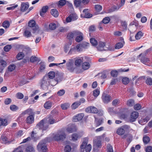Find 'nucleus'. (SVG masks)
<instances>
[{"instance_id":"1","label":"nucleus","mask_w":152,"mask_h":152,"mask_svg":"<svg viewBox=\"0 0 152 152\" xmlns=\"http://www.w3.org/2000/svg\"><path fill=\"white\" fill-rule=\"evenodd\" d=\"M97 50L99 51L112 50L114 49L110 45H106L105 42H99L96 47Z\"/></svg>"},{"instance_id":"2","label":"nucleus","mask_w":152,"mask_h":152,"mask_svg":"<svg viewBox=\"0 0 152 152\" xmlns=\"http://www.w3.org/2000/svg\"><path fill=\"white\" fill-rule=\"evenodd\" d=\"M50 79L47 76H44L39 83L41 88L44 90H48V86L50 85Z\"/></svg>"},{"instance_id":"3","label":"nucleus","mask_w":152,"mask_h":152,"mask_svg":"<svg viewBox=\"0 0 152 152\" xmlns=\"http://www.w3.org/2000/svg\"><path fill=\"white\" fill-rule=\"evenodd\" d=\"M50 141V139L48 137H47L44 140L41 141L37 146L38 150L39 151H42L43 152H46L47 148L45 144L46 142Z\"/></svg>"},{"instance_id":"4","label":"nucleus","mask_w":152,"mask_h":152,"mask_svg":"<svg viewBox=\"0 0 152 152\" xmlns=\"http://www.w3.org/2000/svg\"><path fill=\"white\" fill-rule=\"evenodd\" d=\"M47 120L44 119L41 121L36 125V127L42 130V131L47 130L48 128V123Z\"/></svg>"},{"instance_id":"5","label":"nucleus","mask_w":152,"mask_h":152,"mask_svg":"<svg viewBox=\"0 0 152 152\" xmlns=\"http://www.w3.org/2000/svg\"><path fill=\"white\" fill-rule=\"evenodd\" d=\"M79 31H73L70 32L67 34V39L69 40V42L68 45H71L72 42V40L74 36H77L79 33Z\"/></svg>"},{"instance_id":"6","label":"nucleus","mask_w":152,"mask_h":152,"mask_svg":"<svg viewBox=\"0 0 152 152\" xmlns=\"http://www.w3.org/2000/svg\"><path fill=\"white\" fill-rule=\"evenodd\" d=\"M88 142V138H85L84 139V141L83 142L82 144L80 145V148L83 149H85V151L86 152H90L91 149V145L90 144H89L87 145Z\"/></svg>"},{"instance_id":"7","label":"nucleus","mask_w":152,"mask_h":152,"mask_svg":"<svg viewBox=\"0 0 152 152\" xmlns=\"http://www.w3.org/2000/svg\"><path fill=\"white\" fill-rule=\"evenodd\" d=\"M66 135L62 131L58 132L53 137L54 139L56 141L63 140L66 138Z\"/></svg>"},{"instance_id":"8","label":"nucleus","mask_w":152,"mask_h":152,"mask_svg":"<svg viewBox=\"0 0 152 152\" xmlns=\"http://www.w3.org/2000/svg\"><path fill=\"white\" fill-rule=\"evenodd\" d=\"M74 61L73 59H70L69 60L68 62L66 63V66L67 69L71 72H73L75 68L74 65Z\"/></svg>"},{"instance_id":"9","label":"nucleus","mask_w":152,"mask_h":152,"mask_svg":"<svg viewBox=\"0 0 152 152\" xmlns=\"http://www.w3.org/2000/svg\"><path fill=\"white\" fill-rule=\"evenodd\" d=\"M140 57V59L141 61L143 64L148 65V63L150 62V60L148 58L145 56V54H140L138 56V57Z\"/></svg>"},{"instance_id":"10","label":"nucleus","mask_w":152,"mask_h":152,"mask_svg":"<svg viewBox=\"0 0 152 152\" xmlns=\"http://www.w3.org/2000/svg\"><path fill=\"white\" fill-rule=\"evenodd\" d=\"M86 58V57H79L76 59L75 61V64L77 66H79L81 65L82 63L85 61V59Z\"/></svg>"},{"instance_id":"11","label":"nucleus","mask_w":152,"mask_h":152,"mask_svg":"<svg viewBox=\"0 0 152 152\" xmlns=\"http://www.w3.org/2000/svg\"><path fill=\"white\" fill-rule=\"evenodd\" d=\"M28 114L30 115L27 117L26 120V121L27 123L31 124L34 121V116L35 115V113L34 112H32L31 113H29Z\"/></svg>"},{"instance_id":"12","label":"nucleus","mask_w":152,"mask_h":152,"mask_svg":"<svg viewBox=\"0 0 152 152\" xmlns=\"http://www.w3.org/2000/svg\"><path fill=\"white\" fill-rule=\"evenodd\" d=\"M78 18L76 14H71L66 19V21L67 22H70L72 21H74Z\"/></svg>"},{"instance_id":"13","label":"nucleus","mask_w":152,"mask_h":152,"mask_svg":"<svg viewBox=\"0 0 152 152\" xmlns=\"http://www.w3.org/2000/svg\"><path fill=\"white\" fill-rule=\"evenodd\" d=\"M86 111L88 113H95L98 112V109L95 107L90 106L87 107L86 109Z\"/></svg>"},{"instance_id":"14","label":"nucleus","mask_w":152,"mask_h":152,"mask_svg":"<svg viewBox=\"0 0 152 152\" xmlns=\"http://www.w3.org/2000/svg\"><path fill=\"white\" fill-rule=\"evenodd\" d=\"M139 116L138 113L136 111H134L131 113L130 115V121L131 122H133L138 118Z\"/></svg>"},{"instance_id":"15","label":"nucleus","mask_w":152,"mask_h":152,"mask_svg":"<svg viewBox=\"0 0 152 152\" xmlns=\"http://www.w3.org/2000/svg\"><path fill=\"white\" fill-rule=\"evenodd\" d=\"M110 96L109 95L106 94L104 93H103L102 96V99L105 103H107L110 100Z\"/></svg>"},{"instance_id":"16","label":"nucleus","mask_w":152,"mask_h":152,"mask_svg":"<svg viewBox=\"0 0 152 152\" xmlns=\"http://www.w3.org/2000/svg\"><path fill=\"white\" fill-rule=\"evenodd\" d=\"M101 136H98L96 137V139L94 140V146L99 147L101 145Z\"/></svg>"},{"instance_id":"17","label":"nucleus","mask_w":152,"mask_h":152,"mask_svg":"<svg viewBox=\"0 0 152 152\" xmlns=\"http://www.w3.org/2000/svg\"><path fill=\"white\" fill-rule=\"evenodd\" d=\"M29 4L28 2H23L21 3L20 7V10L22 12L26 11L29 7Z\"/></svg>"},{"instance_id":"18","label":"nucleus","mask_w":152,"mask_h":152,"mask_svg":"<svg viewBox=\"0 0 152 152\" xmlns=\"http://www.w3.org/2000/svg\"><path fill=\"white\" fill-rule=\"evenodd\" d=\"M84 116V114L82 113L78 114L77 115L73 118V121L74 122H77L80 121Z\"/></svg>"},{"instance_id":"19","label":"nucleus","mask_w":152,"mask_h":152,"mask_svg":"<svg viewBox=\"0 0 152 152\" xmlns=\"http://www.w3.org/2000/svg\"><path fill=\"white\" fill-rule=\"evenodd\" d=\"M88 9H85L83 10V12L85 14L84 16H83L82 15H81V17L86 18H90L92 17V15L88 12Z\"/></svg>"},{"instance_id":"20","label":"nucleus","mask_w":152,"mask_h":152,"mask_svg":"<svg viewBox=\"0 0 152 152\" xmlns=\"http://www.w3.org/2000/svg\"><path fill=\"white\" fill-rule=\"evenodd\" d=\"M48 6H43L40 12V15L42 16H43L44 14L48 11Z\"/></svg>"},{"instance_id":"21","label":"nucleus","mask_w":152,"mask_h":152,"mask_svg":"<svg viewBox=\"0 0 152 152\" xmlns=\"http://www.w3.org/2000/svg\"><path fill=\"white\" fill-rule=\"evenodd\" d=\"M138 25L137 23L134 24L133 23L132 24L130 25L129 29L131 33L133 32V31H134L137 28V27Z\"/></svg>"},{"instance_id":"22","label":"nucleus","mask_w":152,"mask_h":152,"mask_svg":"<svg viewBox=\"0 0 152 152\" xmlns=\"http://www.w3.org/2000/svg\"><path fill=\"white\" fill-rule=\"evenodd\" d=\"M79 32L80 33H79V34H77L75 39L76 41L77 42H80L83 39V34L79 31Z\"/></svg>"},{"instance_id":"23","label":"nucleus","mask_w":152,"mask_h":152,"mask_svg":"<svg viewBox=\"0 0 152 152\" xmlns=\"http://www.w3.org/2000/svg\"><path fill=\"white\" fill-rule=\"evenodd\" d=\"M52 103L50 101L46 102L44 104V106L45 108L47 109H49L52 107Z\"/></svg>"},{"instance_id":"24","label":"nucleus","mask_w":152,"mask_h":152,"mask_svg":"<svg viewBox=\"0 0 152 152\" xmlns=\"http://www.w3.org/2000/svg\"><path fill=\"white\" fill-rule=\"evenodd\" d=\"M8 124L7 120L6 119L0 118V126H6Z\"/></svg>"},{"instance_id":"25","label":"nucleus","mask_w":152,"mask_h":152,"mask_svg":"<svg viewBox=\"0 0 152 152\" xmlns=\"http://www.w3.org/2000/svg\"><path fill=\"white\" fill-rule=\"evenodd\" d=\"M90 67V64L88 62H84L82 64V67L84 70H86L89 69Z\"/></svg>"},{"instance_id":"26","label":"nucleus","mask_w":152,"mask_h":152,"mask_svg":"<svg viewBox=\"0 0 152 152\" xmlns=\"http://www.w3.org/2000/svg\"><path fill=\"white\" fill-rule=\"evenodd\" d=\"M55 73L53 71H50L48 74L47 75H45V76H47L48 78L50 79V80L53 79L55 76Z\"/></svg>"},{"instance_id":"27","label":"nucleus","mask_w":152,"mask_h":152,"mask_svg":"<svg viewBox=\"0 0 152 152\" xmlns=\"http://www.w3.org/2000/svg\"><path fill=\"white\" fill-rule=\"evenodd\" d=\"M50 12L52 15L55 17H57L58 15V11L56 9H52Z\"/></svg>"},{"instance_id":"28","label":"nucleus","mask_w":152,"mask_h":152,"mask_svg":"<svg viewBox=\"0 0 152 152\" xmlns=\"http://www.w3.org/2000/svg\"><path fill=\"white\" fill-rule=\"evenodd\" d=\"M81 46L80 44L77 45L75 47H74L73 49L75 51H77V52L81 51L83 50V48Z\"/></svg>"},{"instance_id":"29","label":"nucleus","mask_w":152,"mask_h":152,"mask_svg":"<svg viewBox=\"0 0 152 152\" xmlns=\"http://www.w3.org/2000/svg\"><path fill=\"white\" fill-rule=\"evenodd\" d=\"M125 133L124 129L123 128H119L117 130L116 133L119 135H123Z\"/></svg>"},{"instance_id":"30","label":"nucleus","mask_w":152,"mask_h":152,"mask_svg":"<svg viewBox=\"0 0 152 152\" xmlns=\"http://www.w3.org/2000/svg\"><path fill=\"white\" fill-rule=\"evenodd\" d=\"M124 43V42H123V43L121 42L117 43L115 45V48L117 49H118L121 48L123 46V45Z\"/></svg>"},{"instance_id":"31","label":"nucleus","mask_w":152,"mask_h":152,"mask_svg":"<svg viewBox=\"0 0 152 152\" xmlns=\"http://www.w3.org/2000/svg\"><path fill=\"white\" fill-rule=\"evenodd\" d=\"M143 34L141 31H139L136 34L135 37V39L138 40L140 39L142 36Z\"/></svg>"},{"instance_id":"32","label":"nucleus","mask_w":152,"mask_h":152,"mask_svg":"<svg viewBox=\"0 0 152 152\" xmlns=\"http://www.w3.org/2000/svg\"><path fill=\"white\" fill-rule=\"evenodd\" d=\"M37 61H40V59L35 56H32L30 59V61L32 63H34Z\"/></svg>"},{"instance_id":"33","label":"nucleus","mask_w":152,"mask_h":152,"mask_svg":"<svg viewBox=\"0 0 152 152\" xmlns=\"http://www.w3.org/2000/svg\"><path fill=\"white\" fill-rule=\"evenodd\" d=\"M67 131L71 133L76 131V127L74 126H72L70 127H68L67 129Z\"/></svg>"},{"instance_id":"34","label":"nucleus","mask_w":152,"mask_h":152,"mask_svg":"<svg viewBox=\"0 0 152 152\" xmlns=\"http://www.w3.org/2000/svg\"><path fill=\"white\" fill-rule=\"evenodd\" d=\"M70 105L68 103H65L61 105V107L63 110H66L69 107Z\"/></svg>"},{"instance_id":"35","label":"nucleus","mask_w":152,"mask_h":152,"mask_svg":"<svg viewBox=\"0 0 152 152\" xmlns=\"http://www.w3.org/2000/svg\"><path fill=\"white\" fill-rule=\"evenodd\" d=\"M80 105V102H74L72 104L71 107L73 109H75Z\"/></svg>"},{"instance_id":"36","label":"nucleus","mask_w":152,"mask_h":152,"mask_svg":"<svg viewBox=\"0 0 152 152\" xmlns=\"http://www.w3.org/2000/svg\"><path fill=\"white\" fill-rule=\"evenodd\" d=\"M24 56V54L23 52H20L17 55L16 57L18 60L22 59Z\"/></svg>"},{"instance_id":"37","label":"nucleus","mask_w":152,"mask_h":152,"mask_svg":"<svg viewBox=\"0 0 152 152\" xmlns=\"http://www.w3.org/2000/svg\"><path fill=\"white\" fill-rule=\"evenodd\" d=\"M55 79L58 83L61 81L63 79V77L61 75H60L58 74L56 75Z\"/></svg>"},{"instance_id":"38","label":"nucleus","mask_w":152,"mask_h":152,"mask_svg":"<svg viewBox=\"0 0 152 152\" xmlns=\"http://www.w3.org/2000/svg\"><path fill=\"white\" fill-rule=\"evenodd\" d=\"M18 107L14 104H12L10 106V109L12 111H16L18 109Z\"/></svg>"},{"instance_id":"39","label":"nucleus","mask_w":152,"mask_h":152,"mask_svg":"<svg viewBox=\"0 0 152 152\" xmlns=\"http://www.w3.org/2000/svg\"><path fill=\"white\" fill-rule=\"evenodd\" d=\"M122 82L124 85H127L129 82V78L127 77H124L122 79Z\"/></svg>"},{"instance_id":"40","label":"nucleus","mask_w":152,"mask_h":152,"mask_svg":"<svg viewBox=\"0 0 152 152\" xmlns=\"http://www.w3.org/2000/svg\"><path fill=\"white\" fill-rule=\"evenodd\" d=\"M10 25L9 22L8 21L6 20L2 23V26L5 28H8Z\"/></svg>"},{"instance_id":"41","label":"nucleus","mask_w":152,"mask_h":152,"mask_svg":"<svg viewBox=\"0 0 152 152\" xmlns=\"http://www.w3.org/2000/svg\"><path fill=\"white\" fill-rule=\"evenodd\" d=\"M81 3L80 0H75L74 1L75 6L77 7L80 6Z\"/></svg>"},{"instance_id":"42","label":"nucleus","mask_w":152,"mask_h":152,"mask_svg":"<svg viewBox=\"0 0 152 152\" xmlns=\"http://www.w3.org/2000/svg\"><path fill=\"white\" fill-rule=\"evenodd\" d=\"M90 42L92 45L95 46L97 45V42L95 39L91 38L90 39Z\"/></svg>"},{"instance_id":"43","label":"nucleus","mask_w":152,"mask_h":152,"mask_svg":"<svg viewBox=\"0 0 152 152\" xmlns=\"http://www.w3.org/2000/svg\"><path fill=\"white\" fill-rule=\"evenodd\" d=\"M150 138L147 136L144 137L143 138V140L144 144H146L150 141Z\"/></svg>"},{"instance_id":"44","label":"nucleus","mask_w":152,"mask_h":152,"mask_svg":"<svg viewBox=\"0 0 152 152\" xmlns=\"http://www.w3.org/2000/svg\"><path fill=\"white\" fill-rule=\"evenodd\" d=\"M110 20V18L108 17H106L104 18L102 20L103 23L107 24L108 23Z\"/></svg>"},{"instance_id":"45","label":"nucleus","mask_w":152,"mask_h":152,"mask_svg":"<svg viewBox=\"0 0 152 152\" xmlns=\"http://www.w3.org/2000/svg\"><path fill=\"white\" fill-rule=\"evenodd\" d=\"M34 148L32 146H28L26 148V152H32L34 151Z\"/></svg>"},{"instance_id":"46","label":"nucleus","mask_w":152,"mask_h":152,"mask_svg":"<svg viewBox=\"0 0 152 152\" xmlns=\"http://www.w3.org/2000/svg\"><path fill=\"white\" fill-rule=\"evenodd\" d=\"M134 104V101L132 99H129L127 102V105L129 106H132Z\"/></svg>"},{"instance_id":"47","label":"nucleus","mask_w":152,"mask_h":152,"mask_svg":"<svg viewBox=\"0 0 152 152\" xmlns=\"http://www.w3.org/2000/svg\"><path fill=\"white\" fill-rule=\"evenodd\" d=\"M48 121L50 124H53L55 123V120L52 116L48 117Z\"/></svg>"},{"instance_id":"48","label":"nucleus","mask_w":152,"mask_h":152,"mask_svg":"<svg viewBox=\"0 0 152 152\" xmlns=\"http://www.w3.org/2000/svg\"><path fill=\"white\" fill-rule=\"evenodd\" d=\"M35 25V22L34 20H30L28 23V26L30 27H34Z\"/></svg>"},{"instance_id":"49","label":"nucleus","mask_w":152,"mask_h":152,"mask_svg":"<svg viewBox=\"0 0 152 152\" xmlns=\"http://www.w3.org/2000/svg\"><path fill=\"white\" fill-rule=\"evenodd\" d=\"M56 28V25L54 23H52L49 25V28L51 30H53Z\"/></svg>"},{"instance_id":"50","label":"nucleus","mask_w":152,"mask_h":152,"mask_svg":"<svg viewBox=\"0 0 152 152\" xmlns=\"http://www.w3.org/2000/svg\"><path fill=\"white\" fill-rule=\"evenodd\" d=\"M66 4V1L65 0H60L58 4V6H63Z\"/></svg>"},{"instance_id":"51","label":"nucleus","mask_w":152,"mask_h":152,"mask_svg":"<svg viewBox=\"0 0 152 152\" xmlns=\"http://www.w3.org/2000/svg\"><path fill=\"white\" fill-rule=\"evenodd\" d=\"M100 92L98 89H96L93 91V95L95 97H97L99 94Z\"/></svg>"},{"instance_id":"52","label":"nucleus","mask_w":152,"mask_h":152,"mask_svg":"<svg viewBox=\"0 0 152 152\" xmlns=\"http://www.w3.org/2000/svg\"><path fill=\"white\" fill-rule=\"evenodd\" d=\"M118 74V72L116 70H113L111 72V75L113 77H117Z\"/></svg>"},{"instance_id":"53","label":"nucleus","mask_w":152,"mask_h":152,"mask_svg":"<svg viewBox=\"0 0 152 152\" xmlns=\"http://www.w3.org/2000/svg\"><path fill=\"white\" fill-rule=\"evenodd\" d=\"M58 83L56 81V80L55 79H51L50 80V84L51 86H54L57 84Z\"/></svg>"},{"instance_id":"54","label":"nucleus","mask_w":152,"mask_h":152,"mask_svg":"<svg viewBox=\"0 0 152 152\" xmlns=\"http://www.w3.org/2000/svg\"><path fill=\"white\" fill-rule=\"evenodd\" d=\"M81 45V46L82 48H87L90 45L89 43H88L85 42H83L82 44H80Z\"/></svg>"},{"instance_id":"55","label":"nucleus","mask_w":152,"mask_h":152,"mask_svg":"<svg viewBox=\"0 0 152 152\" xmlns=\"http://www.w3.org/2000/svg\"><path fill=\"white\" fill-rule=\"evenodd\" d=\"M66 62V61L65 60H63V62L59 64H56V63H51L49 65V66L50 67H52L53 66H58V65L61 64H63L65 63Z\"/></svg>"},{"instance_id":"56","label":"nucleus","mask_w":152,"mask_h":152,"mask_svg":"<svg viewBox=\"0 0 152 152\" xmlns=\"http://www.w3.org/2000/svg\"><path fill=\"white\" fill-rule=\"evenodd\" d=\"M146 83L148 85H152V78L150 77L147 78L146 80Z\"/></svg>"},{"instance_id":"57","label":"nucleus","mask_w":152,"mask_h":152,"mask_svg":"<svg viewBox=\"0 0 152 152\" xmlns=\"http://www.w3.org/2000/svg\"><path fill=\"white\" fill-rule=\"evenodd\" d=\"M40 66L39 67V70L40 71H42L45 68V65L44 62H41L40 63Z\"/></svg>"},{"instance_id":"58","label":"nucleus","mask_w":152,"mask_h":152,"mask_svg":"<svg viewBox=\"0 0 152 152\" xmlns=\"http://www.w3.org/2000/svg\"><path fill=\"white\" fill-rule=\"evenodd\" d=\"M24 36L27 37H29L31 36V32L28 30H26L24 33Z\"/></svg>"},{"instance_id":"59","label":"nucleus","mask_w":152,"mask_h":152,"mask_svg":"<svg viewBox=\"0 0 152 152\" xmlns=\"http://www.w3.org/2000/svg\"><path fill=\"white\" fill-rule=\"evenodd\" d=\"M95 7L96 10L97 12H99L102 10V6L99 4L96 5L95 6Z\"/></svg>"},{"instance_id":"60","label":"nucleus","mask_w":152,"mask_h":152,"mask_svg":"<svg viewBox=\"0 0 152 152\" xmlns=\"http://www.w3.org/2000/svg\"><path fill=\"white\" fill-rule=\"evenodd\" d=\"M1 139L2 140V142L6 144L7 142V138L6 137L4 136H2L1 137Z\"/></svg>"},{"instance_id":"61","label":"nucleus","mask_w":152,"mask_h":152,"mask_svg":"<svg viewBox=\"0 0 152 152\" xmlns=\"http://www.w3.org/2000/svg\"><path fill=\"white\" fill-rule=\"evenodd\" d=\"M65 93V91L64 89H61L59 91L57 92V94L59 96L63 95Z\"/></svg>"},{"instance_id":"62","label":"nucleus","mask_w":152,"mask_h":152,"mask_svg":"<svg viewBox=\"0 0 152 152\" xmlns=\"http://www.w3.org/2000/svg\"><path fill=\"white\" fill-rule=\"evenodd\" d=\"M15 66L14 65H11L8 67V70L10 72L13 71L15 68Z\"/></svg>"},{"instance_id":"63","label":"nucleus","mask_w":152,"mask_h":152,"mask_svg":"<svg viewBox=\"0 0 152 152\" xmlns=\"http://www.w3.org/2000/svg\"><path fill=\"white\" fill-rule=\"evenodd\" d=\"M107 148L108 152H113V148L112 146L110 144H108L107 145Z\"/></svg>"},{"instance_id":"64","label":"nucleus","mask_w":152,"mask_h":152,"mask_svg":"<svg viewBox=\"0 0 152 152\" xmlns=\"http://www.w3.org/2000/svg\"><path fill=\"white\" fill-rule=\"evenodd\" d=\"M12 46L10 45H7L5 46L4 48V50L6 52H8L11 48Z\"/></svg>"}]
</instances>
